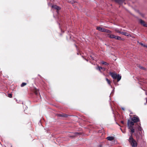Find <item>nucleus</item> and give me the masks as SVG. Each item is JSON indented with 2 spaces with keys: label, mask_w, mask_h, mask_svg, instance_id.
<instances>
[{
  "label": "nucleus",
  "mask_w": 147,
  "mask_h": 147,
  "mask_svg": "<svg viewBox=\"0 0 147 147\" xmlns=\"http://www.w3.org/2000/svg\"><path fill=\"white\" fill-rule=\"evenodd\" d=\"M131 121L129 119L127 120V125L128 129L130 130L131 133H134L135 131V129L134 127V123L140 121V120L139 117L137 116H134L131 118Z\"/></svg>",
  "instance_id": "nucleus-1"
},
{
  "label": "nucleus",
  "mask_w": 147,
  "mask_h": 147,
  "mask_svg": "<svg viewBox=\"0 0 147 147\" xmlns=\"http://www.w3.org/2000/svg\"><path fill=\"white\" fill-rule=\"evenodd\" d=\"M134 129L135 131L134 133L136 138L137 141H138L141 136L140 133L139 131H141L142 128L139 125H138L137 128H136Z\"/></svg>",
  "instance_id": "nucleus-2"
},
{
  "label": "nucleus",
  "mask_w": 147,
  "mask_h": 147,
  "mask_svg": "<svg viewBox=\"0 0 147 147\" xmlns=\"http://www.w3.org/2000/svg\"><path fill=\"white\" fill-rule=\"evenodd\" d=\"M130 134L131 135L129 136L128 140L132 147H136L137 146V143L136 141L133 138L132 135L133 133H131L130 132Z\"/></svg>",
  "instance_id": "nucleus-3"
},
{
  "label": "nucleus",
  "mask_w": 147,
  "mask_h": 147,
  "mask_svg": "<svg viewBox=\"0 0 147 147\" xmlns=\"http://www.w3.org/2000/svg\"><path fill=\"white\" fill-rule=\"evenodd\" d=\"M109 74L114 79H117L118 82L121 79V76H119V74L117 75V74L112 72H110Z\"/></svg>",
  "instance_id": "nucleus-4"
},
{
  "label": "nucleus",
  "mask_w": 147,
  "mask_h": 147,
  "mask_svg": "<svg viewBox=\"0 0 147 147\" xmlns=\"http://www.w3.org/2000/svg\"><path fill=\"white\" fill-rule=\"evenodd\" d=\"M139 22L141 25H142L144 26L147 27V24H146L145 22L142 19H139Z\"/></svg>",
  "instance_id": "nucleus-5"
},
{
  "label": "nucleus",
  "mask_w": 147,
  "mask_h": 147,
  "mask_svg": "<svg viewBox=\"0 0 147 147\" xmlns=\"http://www.w3.org/2000/svg\"><path fill=\"white\" fill-rule=\"evenodd\" d=\"M57 116L59 117H67L68 116V115L65 114H57Z\"/></svg>",
  "instance_id": "nucleus-6"
},
{
  "label": "nucleus",
  "mask_w": 147,
  "mask_h": 147,
  "mask_svg": "<svg viewBox=\"0 0 147 147\" xmlns=\"http://www.w3.org/2000/svg\"><path fill=\"white\" fill-rule=\"evenodd\" d=\"M34 93L37 96L38 95L39 96H40V94H39V90L38 89H35L34 90Z\"/></svg>",
  "instance_id": "nucleus-7"
},
{
  "label": "nucleus",
  "mask_w": 147,
  "mask_h": 147,
  "mask_svg": "<svg viewBox=\"0 0 147 147\" xmlns=\"http://www.w3.org/2000/svg\"><path fill=\"white\" fill-rule=\"evenodd\" d=\"M96 29L100 31L104 32L105 28H102L100 27H97L96 28Z\"/></svg>",
  "instance_id": "nucleus-8"
},
{
  "label": "nucleus",
  "mask_w": 147,
  "mask_h": 147,
  "mask_svg": "<svg viewBox=\"0 0 147 147\" xmlns=\"http://www.w3.org/2000/svg\"><path fill=\"white\" fill-rule=\"evenodd\" d=\"M52 8H53L55 9H56L57 11H58L60 9V8L57 6V5H53L52 6Z\"/></svg>",
  "instance_id": "nucleus-9"
},
{
  "label": "nucleus",
  "mask_w": 147,
  "mask_h": 147,
  "mask_svg": "<svg viewBox=\"0 0 147 147\" xmlns=\"http://www.w3.org/2000/svg\"><path fill=\"white\" fill-rule=\"evenodd\" d=\"M107 35L108 37L111 38H114L115 39L116 37V36L113 34H108Z\"/></svg>",
  "instance_id": "nucleus-10"
},
{
  "label": "nucleus",
  "mask_w": 147,
  "mask_h": 147,
  "mask_svg": "<svg viewBox=\"0 0 147 147\" xmlns=\"http://www.w3.org/2000/svg\"><path fill=\"white\" fill-rule=\"evenodd\" d=\"M106 139L108 140L112 141L114 140V138L112 136H109L107 137Z\"/></svg>",
  "instance_id": "nucleus-11"
},
{
  "label": "nucleus",
  "mask_w": 147,
  "mask_h": 147,
  "mask_svg": "<svg viewBox=\"0 0 147 147\" xmlns=\"http://www.w3.org/2000/svg\"><path fill=\"white\" fill-rule=\"evenodd\" d=\"M74 135L70 136V137L73 138L75 137V136H76V135L77 134L80 135L81 134H80V132H75V133H74Z\"/></svg>",
  "instance_id": "nucleus-12"
},
{
  "label": "nucleus",
  "mask_w": 147,
  "mask_h": 147,
  "mask_svg": "<svg viewBox=\"0 0 147 147\" xmlns=\"http://www.w3.org/2000/svg\"><path fill=\"white\" fill-rule=\"evenodd\" d=\"M106 80L108 84L110 85H111V81L108 79L107 78H106Z\"/></svg>",
  "instance_id": "nucleus-13"
},
{
  "label": "nucleus",
  "mask_w": 147,
  "mask_h": 147,
  "mask_svg": "<svg viewBox=\"0 0 147 147\" xmlns=\"http://www.w3.org/2000/svg\"><path fill=\"white\" fill-rule=\"evenodd\" d=\"M121 34L122 35H124L126 36H129V35H128V34L127 32H121Z\"/></svg>",
  "instance_id": "nucleus-14"
},
{
  "label": "nucleus",
  "mask_w": 147,
  "mask_h": 147,
  "mask_svg": "<svg viewBox=\"0 0 147 147\" xmlns=\"http://www.w3.org/2000/svg\"><path fill=\"white\" fill-rule=\"evenodd\" d=\"M104 32H105L109 33H111L112 32L108 30L105 29V30H104Z\"/></svg>",
  "instance_id": "nucleus-15"
},
{
  "label": "nucleus",
  "mask_w": 147,
  "mask_h": 147,
  "mask_svg": "<svg viewBox=\"0 0 147 147\" xmlns=\"http://www.w3.org/2000/svg\"><path fill=\"white\" fill-rule=\"evenodd\" d=\"M101 68H102V67L99 66H98L96 68V69L99 70L100 72H102V71H101Z\"/></svg>",
  "instance_id": "nucleus-16"
},
{
  "label": "nucleus",
  "mask_w": 147,
  "mask_h": 147,
  "mask_svg": "<svg viewBox=\"0 0 147 147\" xmlns=\"http://www.w3.org/2000/svg\"><path fill=\"white\" fill-rule=\"evenodd\" d=\"M101 63L102 64L106 65H109L108 63L103 61H102Z\"/></svg>",
  "instance_id": "nucleus-17"
},
{
  "label": "nucleus",
  "mask_w": 147,
  "mask_h": 147,
  "mask_svg": "<svg viewBox=\"0 0 147 147\" xmlns=\"http://www.w3.org/2000/svg\"><path fill=\"white\" fill-rule=\"evenodd\" d=\"M115 39L117 40H121V38L119 36H116V37H115Z\"/></svg>",
  "instance_id": "nucleus-18"
},
{
  "label": "nucleus",
  "mask_w": 147,
  "mask_h": 147,
  "mask_svg": "<svg viewBox=\"0 0 147 147\" xmlns=\"http://www.w3.org/2000/svg\"><path fill=\"white\" fill-rule=\"evenodd\" d=\"M27 84L26 83L23 82L22 83L21 85V86L22 87L26 85Z\"/></svg>",
  "instance_id": "nucleus-19"
},
{
  "label": "nucleus",
  "mask_w": 147,
  "mask_h": 147,
  "mask_svg": "<svg viewBox=\"0 0 147 147\" xmlns=\"http://www.w3.org/2000/svg\"><path fill=\"white\" fill-rule=\"evenodd\" d=\"M139 44L142 45V46H143L144 47H145L146 46V45H145L144 44H143V43H142L141 42H139Z\"/></svg>",
  "instance_id": "nucleus-20"
},
{
  "label": "nucleus",
  "mask_w": 147,
  "mask_h": 147,
  "mask_svg": "<svg viewBox=\"0 0 147 147\" xmlns=\"http://www.w3.org/2000/svg\"><path fill=\"white\" fill-rule=\"evenodd\" d=\"M138 67L140 69H145V68L144 67H143L142 66H141L140 65L138 66Z\"/></svg>",
  "instance_id": "nucleus-21"
},
{
  "label": "nucleus",
  "mask_w": 147,
  "mask_h": 147,
  "mask_svg": "<svg viewBox=\"0 0 147 147\" xmlns=\"http://www.w3.org/2000/svg\"><path fill=\"white\" fill-rule=\"evenodd\" d=\"M8 96L9 98H11L12 97V94H9Z\"/></svg>",
  "instance_id": "nucleus-22"
},
{
  "label": "nucleus",
  "mask_w": 147,
  "mask_h": 147,
  "mask_svg": "<svg viewBox=\"0 0 147 147\" xmlns=\"http://www.w3.org/2000/svg\"><path fill=\"white\" fill-rule=\"evenodd\" d=\"M140 15L143 17H144V16H145V15L144 14H143V13H140Z\"/></svg>",
  "instance_id": "nucleus-23"
},
{
  "label": "nucleus",
  "mask_w": 147,
  "mask_h": 147,
  "mask_svg": "<svg viewBox=\"0 0 147 147\" xmlns=\"http://www.w3.org/2000/svg\"><path fill=\"white\" fill-rule=\"evenodd\" d=\"M115 31L116 32H117L118 33H120L121 34V32H120V31H119V30H115Z\"/></svg>",
  "instance_id": "nucleus-24"
},
{
  "label": "nucleus",
  "mask_w": 147,
  "mask_h": 147,
  "mask_svg": "<svg viewBox=\"0 0 147 147\" xmlns=\"http://www.w3.org/2000/svg\"><path fill=\"white\" fill-rule=\"evenodd\" d=\"M101 69H102V70L103 71H105L106 69L105 68L102 67V68Z\"/></svg>",
  "instance_id": "nucleus-25"
},
{
  "label": "nucleus",
  "mask_w": 147,
  "mask_h": 147,
  "mask_svg": "<svg viewBox=\"0 0 147 147\" xmlns=\"http://www.w3.org/2000/svg\"><path fill=\"white\" fill-rule=\"evenodd\" d=\"M75 2H76V1H72L71 2V3L72 4H73V3H75Z\"/></svg>",
  "instance_id": "nucleus-26"
},
{
  "label": "nucleus",
  "mask_w": 147,
  "mask_h": 147,
  "mask_svg": "<svg viewBox=\"0 0 147 147\" xmlns=\"http://www.w3.org/2000/svg\"><path fill=\"white\" fill-rule=\"evenodd\" d=\"M90 57L91 58V59H92V60H94L93 58L92 57V56H90Z\"/></svg>",
  "instance_id": "nucleus-27"
},
{
  "label": "nucleus",
  "mask_w": 147,
  "mask_h": 147,
  "mask_svg": "<svg viewBox=\"0 0 147 147\" xmlns=\"http://www.w3.org/2000/svg\"><path fill=\"white\" fill-rule=\"evenodd\" d=\"M98 147H102V145L101 144H99L98 146Z\"/></svg>",
  "instance_id": "nucleus-28"
},
{
  "label": "nucleus",
  "mask_w": 147,
  "mask_h": 147,
  "mask_svg": "<svg viewBox=\"0 0 147 147\" xmlns=\"http://www.w3.org/2000/svg\"><path fill=\"white\" fill-rule=\"evenodd\" d=\"M121 123H122V124H123L124 123V122L123 121H121Z\"/></svg>",
  "instance_id": "nucleus-29"
},
{
  "label": "nucleus",
  "mask_w": 147,
  "mask_h": 147,
  "mask_svg": "<svg viewBox=\"0 0 147 147\" xmlns=\"http://www.w3.org/2000/svg\"><path fill=\"white\" fill-rule=\"evenodd\" d=\"M145 47L147 48V45H146Z\"/></svg>",
  "instance_id": "nucleus-30"
},
{
  "label": "nucleus",
  "mask_w": 147,
  "mask_h": 147,
  "mask_svg": "<svg viewBox=\"0 0 147 147\" xmlns=\"http://www.w3.org/2000/svg\"><path fill=\"white\" fill-rule=\"evenodd\" d=\"M75 46H76V47H77V46L76 45Z\"/></svg>",
  "instance_id": "nucleus-31"
},
{
  "label": "nucleus",
  "mask_w": 147,
  "mask_h": 147,
  "mask_svg": "<svg viewBox=\"0 0 147 147\" xmlns=\"http://www.w3.org/2000/svg\"><path fill=\"white\" fill-rule=\"evenodd\" d=\"M87 61H88V60H87V59H86Z\"/></svg>",
  "instance_id": "nucleus-32"
},
{
  "label": "nucleus",
  "mask_w": 147,
  "mask_h": 147,
  "mask_svg": "<svg viewBox=\"0 0 147 147\" xmlns=\"http://www.w3.org/2000/svg\"><path fill=\"white\" fill-rule=\"evenodd\" d=\"M122 109L124 110V109L122 108Z\"/></svg>",
  "instance_id": "nucleus-33"
}]
</instances>
